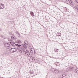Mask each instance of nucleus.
I'll use <instances>...</instances> for the list:
<instances>
[{"label":"nucleus","instance_id":"nucleus-29","mask_svg":"<svg viewBox=\"0 0 78 78\" xmlns=\"http://www.w3.org/2000/svg\"><path fill=\"white\" fill-rule=\"evenodd\" d=\"M60 35H61V34H59Z\"/></svg>","mask_w":78,"mask_h":78},{"label":"nucleus","instance_id":"nucleus-13","mask_svg":"<svg viewBox=\"0 0 78 78\" xmlns=\"http://www.w3.org/2000/svg\"><path fill=\"white\" fill-rule=\"evenodd\" d=\"M68 69L70 70H71L72 71H73L75 70V69L73 67H69Z\"/></svg>","mask_w":78,"mask_h":78},{"label":"nucleus","instance_id":"nucleus-21","mask_svg":"<svg viewBox=\"0 0 78 78\" xmlns=\"http://www.w3.org/2000/svg\"><path fill=\"white\" fill-rule=\"evenodd\" d=\"M76 70L77 73H78V69H76Z\"/></svg>","mask_w":78,"mask_h":78},{"label":"nucleus","instance_id":"nucleus-5","mask_svg":"<svg viewBox=\"0 0 78 78\" xmlns=\"http://www.w3.org/2000/svg\"><path fill=\"white\" fill-rule=\"evenodd\" d=\"M4 46L5 48H7V49H8V48H9V47H10V44H9L7 43L4 44Z\"/></svg>","mask_w":78,"mask_h":78},{"label":"nucleus","instance_id":"nucleus-9","mask_svg":"<svg viewBox=\"0 0 78 78\" xmlns=\"http://www.w3.org/2000/svg\"><path fill=\"white\" fill-rule=\"evenodd\" d=\"M30 53L31 54L33 55L35 54V51L33 48H31L30 50Z\"/></svg>","mask_w":78,"mask_h":78},{"label":"nucleus","instance_id":"nucleus-27","mask_svg":"<svg viewBox=\"0 0 78 78\" xmlns=\"http://www.w3.org/2000/svg\"><path fill=\"white\" fill-rule=\"evenodd\" d=\"M30 73H31V74H33V73L30 72Z\"/></svg>","mask_w":78,"mask_h":78},{"label":"nucleus","instance_id":"nucleus-6","mask_svg":"<svg viewBox=\"0 0 78 78\" xmlns=\"http://www.w3.org/2000/svg\"><path fill=\"white\" fill-rule=\"evenodd\" d=\"M9 51L10 53H14L17 51V49L15 48H12L10 49Z\"/></svg>","mask_w":78,"mask_h":78},{"label":"nucleus","instance_id":"nucleus-22","mask_svg":"<svg viewBox=\"0 0 78 78\" xmlns=\"http://www.w3.org/2000/svg\"><path fill=\"white\" fill-rule=\"evenodd\" d=\"M2 37L3 39H5V36H2Z\"/></svg>","mask_w":78,"mask_h":78},{"label":"nucleus","instance_id":"nucleus-14","mask_svg":"<svg viewBox=\"0 0 78 78\" xmlns=\"http://www.w3.org/2000/svg\"><path fill=\"white\" fill-rule=\"evenodd\" d=\"M20 43H22V41H21V40H19L18 41V43L17 44H18V45H22V44H20Z\"/></svg>","mask_w":78,"mask_h":78},{"label":"nucleus","instance_id":"nucleus-20","mask_svg":"<svg viewBox=\"0 0 78 78\" xmlns=\"http://www.w3.org/2000/svg\"><path fill=\"white\" fill-rule=\"evenodd\" d=\"M16 33L17 34H18V35H19V36H20V34H19V32H16Z\"/></svg>","mask_w":78,"mask_h":78},{"label":"nucleus","instance_id":"nucleus-12","mask_svg":"<svg viewBox=\"0 0 78 78\" xmlns=\"http://www.w3.org/2000/svg\"><path fill=\"white\" fill-rule=\"evenodd\" d=\"M24 46H26V45H28V42L27 41H25L24 42Z\"/></svg>","mask_w":78,"mask_h":78},{"label":"nucleus","instance_id":"nucleus-23","mask_svg":"<svg viewBox=\"0 0 78 78\" xmlns=\"http://www.w3.org/2000/svg\"><path fill=\"white\" fill-rule=\"evenodd\" d=\"M58 49H57L56 51H55L56 52H58Z\"/></svg>","mask_w":78,"mask_h":78},{"label":"nucleus","instance_id":"nucleus-4","mask_svg":"<svg viewBox=\"0 0 78 78\" xmlns=\"http://www.w3.org/2000/svg\"><path fill=\"white\" fill-rule=\"evenodd\" d=\"M27 59L28 60L30 61L31 62H33L35 61V59L32 56H29L27 57Z\"/></svg>","mask_w":78,"mask_h":78},{"label":"nucleus","instance_id":"nucleus-17","mask_svg":"<svg viewBox=\"0 0 78 78\" xmlns=\"http://www.w3.org/2000/svg\"><path fill=\"white\" fill-rule=\"evenodd\" d=\"M11 39H15V38H14V36H12L11 37Z\"/></svg>","mask_w":78,"mask_h":78},{"label":"nucleus","instance_id":"nucleus-24","mask_svg":"<svg viewBox=\"0 0 78 78\" xmlns=\"http://www.w3.org/2000/svg\"><path fill=\"white\" fill-rule=\"evenodd\" d=\"M62 78H65V77H64V75L63 74L62 75Z\"/></svg>","mask_w":78,"mask_h":78},{"label":"nucleus","instance_id":"nucleus-15","mask_svg":"<svg viewBox=\"0 0 78 78\" xmlns=\"http://www.w3.org/2000/svg\"><path fill=\"white\" fill-rule=\"evenodd\" d=\"M30 14L31 16H33H33H34V13H33V12H30Z\"/></svg>","mask_w":78,"mask_h":78},{"label":"nucleus","instance_id":"nucleus-7","mask_svg":"<svg viewBox=\"0 0 78 78\" xmlns=\"http://www.w3.org/2000/svg\"><path fill=\"white\" fill-rule=\"evenodd\" d=\"M24 53L26 54V55H28V56H29L30 55V52L25 49L24 51Z\"/></svg>","mask_w":78,"mask_h":78},{"label":"nucleus","instance_id":"nucleus-16","mask_svg":"<svg viewBox=\"0 0 78 78\" xmlns=\"http://www.w3.org/2000/svg\"><path fill=\"white\" fill-rule=\"evenodd\" d=\"M65 10L66 11V12H69V10L66 7H65Z\"/></svg>","mask_w":78,"mask_h":78},{"label":"nucleus","instance_id":"nucleus-19","mask_svg":"<svg viewBox=\"0 0 78 78\" xmlns=\"http://www.w3.org/2000/svg\"><path fill=\"white\" fill-rule=\"evenodd\" d=\"M28 47L29 48H31V46L30 45H28Z\"/></svg>","mask_w":78,"mask_h":78},{"label":"nucleus","instance_id":"nucleus-11","mask_svg":"<svg viewBox=\"0 0 78 78\" xmlns=\"http://www.w3.org/2000/svg\"><path fill=\"white\" fill-rule=\"evenodd\" d=\"M11 45H12V46H13L14 47V46H15L16 45V44H15V43H14V42L13 41H12L11 42H10Z\"/></svg>","mask_w":78,"mask_h":78},{"label":"nucleus","instance_id":"nucleus-2","mask_svg":"<svg viewBox=\"0 0 78 78\" xmlns=\"http://www.w3.org/2000/svg\"><path fill=\"white\" fill-rule=\"evenodd\" d=\"M62 2H64V3H66L67 4H70L71 5H73V2H72V0H66V1H62Z\"/></svg>","mask_w":78,"mask_h":78},{"label":"nucleus","instance_id":"nucleus-26","mask_svg":"<svg viewBox=\"0 0 78 78\" xmlns=\"http://www.w3.org/2000/svg\"><path fill=\"white\" fill-rule=\"evenodd\" d=\"M76 2H77V3H78V0H76Z\"/></svg>","mask_w":78,"mask_h":78},{"label":"nucleus","instance_id":"nucleus-8","mask_svg":"<svg viewBox=\"0 0 78 78\" xmlns=\"http://www.w3.org/2000/svg\"><path fill=\"white\" fill-rule=\"evenodd\" d=\"M53 69L52 70V72H54V73H55V74H57V73H59V71H58L57 69H55L53 68Z\"/></svg>","mask_w":78,"mask_h":78},{"label":"nucleus","instance_id":"nucleus-25","mask_svg":"<svg viewBox=\"0 0 78 78\" xmlns=\"http://www.w3.org/2000/svg\"><path fill=\"white\" fill-rule=\"evenodd\" d=\"M59 34H60V35H58V36H61V33H59Z\"/></svg>","mask_w":78,"mask_h":78},{"label":"nucleus","instance_id":"nucleus-10","mask_svg":"<svg viewBox=\"0 0 78 78\" xmlns=\"http://www.w3.org/2000/svg\"><path fill=\"white\" fill-rule=\"evenodd\" d=\"M4 8V5L2 3H0V9H3Z\"/></svg>","mask_w":78,"mask_h":78},{"label":"nucleus","instance_id":"nucleus-28","mask_svg":"<svg viewBox=\"0 0 78 78\" xmlns=\"http://www.w3.org/2000/svg\"><path fill=\"white\" fill-rule=\"evenodd\" d=\"M0 31H1V29L0 28Z\"/></svg>","mask_w":78,"mask_h":78},{"label":"nucleus","instance_id":"nucleus-18","mask_svg":"<svg viewBox=\"0 0 78 78\" xmlns=\"http://www.w3.org/2000/svg\"><path fill=\"white\" fill-rule=\"evenodd\" d=\"M56 66H59V62H56Z\"/></svg>","mask_w":78,"mask_h":78},{"label":"nucleus","instance_id":"nucleus-1","mask_svg":"<svg viewBox=\"0 0 78 78\" xmlns=\"http://www.w3.org/2000/svg\"><path fill=\"white\" fill-rule=\"evenodd\" d=\"M16 46L18 47L17 48V50L20 53H23V51L24 53V50L27 48L26 46H24V44L19 45L18 44H16Z\"/></svg>","mask_w":78,"mask_h":78},{"label":"nucleus","instance_id":"nucleus-3","mask_svg":"<svg viewBox=\"0 0 78 78\" xmlns=\"http://www.w3.org/2000/svg\"><path fill=\"white\" fill-rule=\"evenodd\" d=\"M71 5L72 7H73V9L78 12V5L76 4H73V5Z\"/></svg>","mask_w":78,"mask_h":78}]
</instances>
